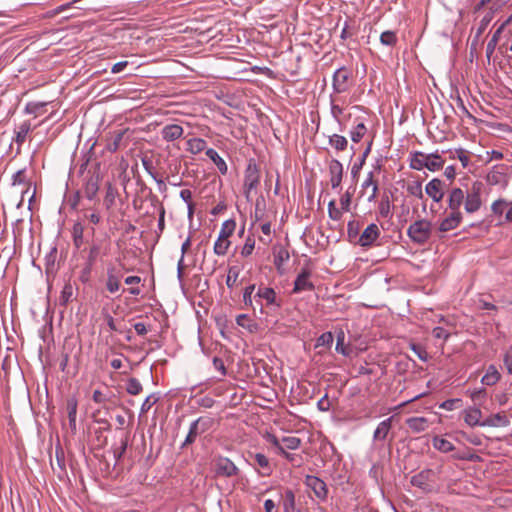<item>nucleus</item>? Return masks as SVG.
<instances>
[{
	"mask_svg": "<svg viewBox=\"0 0 512 512\" xmlns=\"http://www.w3.org/2000/svg\"><path fill=\"white\" fill-rule=\"evenodd\" d=\"M444 165V161L437 153L425 154L423 152H415L410 158V167L415 170H423L435 172L440 170Z\"/></svg>",
	"mask_w": 512,
	"mask_h": 512,
	"instance_id": "nucleus-1",
	"label": "nucleus"
},
{
	"mask_svg": "<svg viewBox=\"0 0 512 512\" xmlns=\"http://www.w3.org/2000/svg\"><path fill=\"white\" fill-rule=\"evenodd\" d=\"M432 223L427 219H419L410 224L407 229L409 239L417 245L427 243L432 235Z\"/></svg>",
	"mask_w": 512,
	"mask_h": 512,
	"instance_id": "nucleus-2",
	"label": "nucleus"
},
{
	"mask_svg": "<svg viewBox=\"0 0 512 512\" xmlns=\"http://www.w3.org/2000/svg\"><path fill=\"white\" fill-rule=\"evenodd\" d=\"M484 185L480 181H475L465 193L464 208L467 213H474L482 206V193Z\"/></svg>",
	"mask_w": 512,
	"mask_h": 512,
	"instance_id": "nucleus-3",
	"label": "nucleus"
},
{
	"mask_svg": "<svg viewBox=\"0 0 512 512\" xmlns=\"http://www.w3.org/2000/svg\"><path fill=\"white\" fill-rule=\"evenodd\" d=\"M507 170L508 167L505 165L494 166L486 176L487 183L491 186H500L505 188L509 182Z\"/></svg>",
	"mask_w": 512,
	"mask_h": 512,
	"instance_id": "nucleus-4",
	"label": "nucleus"
},
{
	"mask_svg": "<svg viewBox=\"0 0 512 512\" xmlns=\"http://www.w3.org/2000/svg\"><path fill=\"white\" fill-rule=\"evenodd\" d=\"M260 182V174L256 164L250 163L245 171L243 191L247 198L250 193L257 188Z\"/></svg>",
	"mask_w": 512,
	"mask_h": 512,
	"instance_id": "nucleus-5",
	"label": "nucleus"
},
{
	"mask_svg": "<svg viewBox=\"0 0 512 512\" xmlns=\"http://www.w3.org/2000/svg\"><path fill=\"white\" fill-rule=\"evenodd\" d=\"M214 472L217 476L232 477L238 474V468L228 458L219 457L213 464Z\"/></svg>",
	"mask_w": 512,
	"mask_h": 512,
	"instance_id": "nucleus-6",
	"label": "nucleus"
},
{
	"mask_svg": "<svg viewBox=\"0 0 512 512\" xmlns=\"http://www.w3.org/2000/svg\"><path fill=\"white\" fill-rule=\"evenodd\" d=\"M462 418L469 427H485L481 409L478 406H469L462 411Z\"/></svg>",
	"mask_w": 512,
	"mask_h": 512,
	"instance_id": "nucleus-7",
	"label": "nucleus"
},
{
	"mask_svg": "<svg viewBox=\"0 0 512 512\" xmlns=\"http://www.w3.org/2000/svg\"><path fill=\"white\" fill-rule=\"evenodd\" d=\"M122 274L116 269L115 266H109L106 272L105 287L111 294L119 291L121 287Z\"/></svg>",
	"mask_w": 512,
	"mask_h": 512,
	"instance_id": "nucleus-8",
	"label": "nucleus"
},
{
	"mask_svg": "<svg viewBox=\"0 0 512 512\" xmlns=\"http://www.w3.org/2000/svg\"><path fill=\"white\" fill-rule=\"evenodd\" d=\"M311 272L308 269H302L294 281V293H301L304 291H312L314 285L310 280Z\"/></svg>",
	"mask_w": 512,
	"mask_h": 512,
	"instance_id": "nucleus-9",
	"label": "nucleus"
},
{
	"mask_svg": "<svg viewBox=\"0 0 512 512\" xmlns=\"http://www.w3.org/2000/svg\"><path fill=\"white\" fill-rule=\"evenodd\" d=\"M305 484L309 487L317 498L324 500L327 497L328 489L326 483L316 476L308 475L305 479Z\"/></svg>",
	"mask_w": 512,
	"mask_h": 512,
	"instance_id": "nucleus-10",
	"label": "nucleus"
},
{
	"mask_svg": "<svg viewBox=\"0 0 512 512\" xmlns=\"http://www.w3.org/2000/svg\"><path fill=\"white\" fill-rule=\"evenodd\" d=\"M380 236V229L375 223L368 225L361 233L358 244L363 247L371 246Z\"/></svg>",
	"mask_w": 512,
	"mask_h": 512,
	"instance_id": "nucleus-11",
	"label": "nucleus"
},
{
	"mask_svg": "<svg viewBox=\"0 0 512 512\" xmlns=\"http://www.w3.org/2000/svg\"><path fill=\"white\" fill-rule=\"evenodd\" d=\"M329 176H330V184L332 189H337L340 187L344 168L343 165L336 159H332L329 163Z\"/></svg>",
	"mask_w": 512,
	"mask_h": 512,
	"instance_id": "nucleus-12",
	"label": "nucleus"
},
{
	"mask_svg": "<svg viewBox=\"0 0 512 512\" xmlns=\"http://www.w3.org/2000/svg\"><path fill=\"white\" fill-rule=\"evenodd\" d=\"M462 218L461 211L451 210V212L440 222L439 231L448 232L456 229L462 222Z\"/></svg>",
	"mask_w": 512,
	"mask_h": 512,
	"instance_id": "nucleus-13",
	"label": "nucleus"
},
{
	"mask_svg": "<svg viewBox=\"0 0 512 512\" xmlns=\"http://www.w3.org/2000/svg\"><path fill=\"white\" fill-rule=\"evenodd\" d=\"M350 73L346 68H339L333 76V88L337 93L345 92L348 89Z\"/></svg>",
	"mask_w": 512,
	"mask_h": 512,
	"instance_id": "nucleus-14",
	"label": "nucleus"
},
{
	"mask_svg": "<svg viewBox=\"0 0 512 512\" xmlns=\"http://www.w3.org/2000/svg\"><path fill=\"white\" fill-rule=\"evenodd\" d=\"M363 193H367V200L372 202L376 199L378 193V184L374 178V172L371 171L367 174L366 179L362 183Z\"/></svg>",
	"mask_w": 512,
	"mask_h": 512,
	"instance_id": "nucleus-15",
	"label": "nucleus"
},
{
	"mask_svg": "<svg viewBox=\"0 0 512 512\" xmlns=\"http://www.w3.org/2000/svg\"><path fill=\"white\" fill-rule=\"evenodd\" d=\"M426 194L435 202H440L444 196L443 183L440 179L434 178L425 187Z\"/></svg>",
	"mask_w": 512,
	"mask_h": 512,
	"instance_id": "nucleus-16",
	"label": "nucleus"
},
{
	"mask_svg": "<svg viewBox=\"0 0 512 512\" xmlns=\"http://www.w3.org/2000/svg\"><path fill=\"white\" fill-rule=\"evenodd\" d=\"M509 424L510 420L504 411L491 414L484 419L485 427H507Z\"/></svg>",
	"mask_w": 512,
	"mask_h": 512,
	"instance_id": "nucleus-17",
	"label": "nucleus"
},
{
	"mask_svg": "<svg viewBox=\"0 0 512 512\" xmlns=\"http://www.w3.org/2000/svg\"><path fill=\"white\" fill-rule=\"evenodd\" d=\"M465 200V192L461 188H453L448 197V207L453 211H460Z\"/></svg>",
	"mask_w": 512,
	"mask_h": 512,
	"instance_id": "nucleus-18",
	"label": "nucleus"
},
{
	"mask_svg": "<svg viewBox=\"0 0 512 512\" xmlns=\"http://www.w3.org/2000/svg\"><path fill=\"white\" fill-rule=\"evenodd\" d=\"M12 185L13 186H25L26 188L21 190V194H22V199H21V202L24 201V198L26 195H29L30 194V190H31V184L27 181L26 179V174H25V170L24 169H21V170H18L12 177Z\"/></svg>",
	"mask_w": 512,
	"mask_h": 512,
	"instance_id": "nucleus-19",
	"label": "nucleus"
},
{
	"mask_svg": "<svg viewBox=\"0 0 512 512\" xmlns=\"http://www.w3.org/2000/svg\"><path fill=\"white\" fill-rule=\"evenodd\" d=\"M406 424L409 429L414 433H420L426 431L430 422L426 417H410L406 420Z\"/></svg>",
	"mask_w": 512,
	"mask_h": 512,
	"instance_id": "nucleus-20",
	"label": "nucleus"
},
{
	"mask_svg": "<svg viewBox=\"0 0 512 512\" xmlns=\"http://www.w3.org/2000/svg\"><path fill=\"white\" fill-rule=\"evenodd\" d=\"M394 416H391L380 422L374 431L373 438L375 441H383L386 439L391 427Z\"/></svg>",
	"mask_w": 512,
	"mask_h": 512,
	"instance_id": "nucleus-21",
	"label": "nucleus"
},
{
	"mask_svg": "<svg viewBox=\"0 0 512 512\" xmlns=\"http://www.w3.org/2000/svg\"><path fill=\"white\" fill-rule=\"evenodd\" d=\"M162 137L166 141H174L183 135V128L177 124H170L163 127L161 131Z\"/></svg>",
	"mask_w": 512,
	"mask_h": 512,
	"instance_id": "nucleus-22",
	"label": "nucleus"
},
{
	"mask_svg": "<svg viewBox=\"0 0 512 512\" xmlns=\"http://www.w3.org/2000/svg\"><path fill=\"white\" fill-rule=\"evenodd\" d=\"M501 379V374L497 367L493 364L489 365L483 375L481 382L486 386H493Z\"/></svg>",
	"mask_w": 512,
	"mask_h": 512,
	"instance_id": "nucleus-23",
	"label": "nucleus"
},
{
	"mask_svg": "<svg viewBox=\"0 0 512 512\" xmlns=\"http://www.w3.org/2000/svg\"><path fill=\"white\" fill-rule=\"evenodd\" d=\"M78 401L75 397H70L66 401V410L69 419V426L72 430H76Z\"/></svg>",
	"mask_w": 512,
	"mask_h": 512,
	"instance_id": "nucleus-24",
	"label": "nucleus"
},
{
	"mask_svg": "<svg viewBox=\"0 0 512 512\" xmlns=\"http://www.w3.org/2000/svg\"><path fill=\"white\" fill-rule=\"evenodd\" d=\"M206 155L215 164V166L222 175L227 174L228 166L225 160L221 156H219L216 150L212 148L206 149Z\"/></svg>",
	"mask_w": 512,
	"mask_h": 512,
	"instance_id": "nucleus-25",
	"label": "nucleus"
},
{
	"mask_svg": "<svg viewBox=\"0 0 512 512\" xmlns=\"http://www.w3.org/2000/svg\"><path fill=\"white\" fill-rule=\"evenodd\" d=\"M511 21V18H508L505 22H503L498 29L494 32L493 36L491 37L490 41L487 43L486 47V55L489 58L495 51L496 45L500 39V35L504 28L508 25V23Z\"/></svg>",
	"mask_w": 512,
	"mask_h": 512,
	"instance_id": "nucleus-26",
	"label": "nucleus"
},
{
	"mask_svg": "<svg viewBox=\"0 0 512 512\" xmlns=\"http://www.w3.org/2000/svg\"><path fill=\"white\" fill-rule=\"evenodd\" d=\"M32 130V125L29 121H24L15 129V141L21 145L25 142L29 132Z\"/></svg>",
	"mask_w": 512,
	"mask_h": 512,
	"instance_id": "nucleus-27",
	"label": "nucleus"
},
{
	"mask_svg": "<svg viewBox=\"0 0 512 512\" xmlns=\"http://www.w3.org/2000/svg\"><path fill=\"white\" fill-rule=\"evenodd\" d=\"M255 297L264 300L267 305L274 304L276 301V293L274 289L270 287H259Z\"/></svg>",
	"mask_w": 512,
	"mask_h": 512,
	"instance_id": "nucleus-28",
	"label": "nucleus"
},
{
	"mask_svg": "<svg viewBox=\"0 0 512 512\" xmlns=\"http://www.w3.org/2000/svg\"><path fill=\"white\" fill-rule=\"evenodd\" d=\"M433 447L442 452V453H448L454 450V445L447 439H444L440 436H435L432 440Z\"/></svg>",
	"mask_w": 512,
	"mask_h": 512,
	"instance_id": "nucleus-29",
	"label": "nucleus"
},
{
	"mask_svg": "<svg viewBox=\"0 0 512 512\" xmlns=\"http://www.w3.org/2000/svg\"><path fill=\"white\" fill-rule=\"evenodd\" d=\"M108 413H109V410L106 409V411L104 413L105 415L102 416V410L98 409V410L94 411L93 414H92V418H93L94 422L99 424L100 425V429L103 430V431H109L111 429V424H110L109 420L106 417V415Z\"/></svg>",
	"mask_w": 512,
	"mask_h": 512,
	"instance_id": "nucleus-30",
	"label": "nucleus"
},
{
	"mask_svg": "<svg viewBox=\"0 0 512 512\" xmlns=\"http://www.w3.org/2000/svg\"><path fill=\"white\" fill-rule=\"evenodd\" d=\"M207 143L202 138H192L187 141V150L192 154H198L204 151Z\"/></svg>",
	"mask_w": 512,
	"mask_h": 512,
	"instance_id": "nucleus-31",
	"label": "nucleus"
},
{
	"mask_svg": "<svg viewBox=\"0 0 512 512\" xmlns=\"http://www.w3.org/2000/svg\"><path fill=\"white\" fill-rule=\"evenodd\" d=\"M511 202H507L504 199H497L491 204L492 214L496 217H502L504 212L508 211Z\"/></svg>",
	"mask_w": 512,
	"mask_h": 512,
	"instance_id": "nucleus-32",
	"label": "nucleus"
},
{
	"mask_svg": "<svg viewBox=\"0 0 512 512\" xmlns=\"http://www.w3.org/2000/svg\"><path fill=\"white\" fill-rule=\"evenodd\" d=\"M466 394L477 405H482L487 398V392L485 388L469 389L466 391Z\"/></svg>",
	"mask_w": 512,
	"mask_h": 512,
	"instance_id": "nucleus-33",
	"label": "nucleus"
},
{
	"mask_svg": "<svg viewBox=\"0 0 512 512\" xmlns=\"http://www.w3.org/2000/svg\"><path fill=\"white\" fill-rule=\"evenodd\" d=\"M118 196V191L111 183L107 184L106 194L104 197V205L106 209H110L114 206L115 200Z\"/></svg>",
	"mask_w": 512,
	"mask_h": 512,
	"instance_id": "nucleus-34",
	"label": "nucleus"
},
{
	"mask_svg": "<svg viewBox=\"0 0 512 512\" xmlns=\"http://www.w3.org/2000/svg\"><path fill=\"white\" fill-rule=\"evenodd\" d=\"M230 245L231 241L229 239L217 237L214 243L213 251L218 256H224L228 252Z\"/></svg>",
	"mask_w": 512,
	"mask_h": 512,
	"instance_id": "nucleus-35",
	"label": "nucleus"
},
{
	"mask_svg": "<svg viewBox=\"0 0 512 512\" xmlns=\"http://www.w3.org/2000/svg\"><path fill=\"white\" fill-rule=\"evenodd\" d=\"M329 144L337 151H344L348 146V141L342 135L333 134L329 137Z\"/></svg>",
	"mask_w": 512,
	"mask_h": 512,
	"instance_id": "nucleus-36",
	"label": "nucleus"
},
{
	"mask_svg": "<svg viewBox=\"0 0 512 512\" xmlns=\"http://www.w3.org/2000/svg\"><path fill=\"white\" fill-rule=\"evenodd\" d=\"M236 229V222L233 219H228L222 223L218 237L229 239Z\"/></svg>",
	"mask_w": 512,
	"mask_h": 512,
	"instance_id": "nucleus-37",
	"label": "nucleus"
},
{
	"mask_svg": "<svg viewBox=\"0 0 512 512\" xmlns=\"http://www.w3.org/2000/svg\"><path fill=\"white\" fill-rule=\"evenodd\" d=\"M289 251L285 248H279L274 254V264L278 270L289 260Z\"/></svg>",
	"mask_w": 512,
	"mask_h": 512,
	"instance_id": "nucleus-38",
	"label": "nucleus"
},
{
	"mask_svg": "<svg viewBox=\"0 0 512 512\" xmlns=\"http://www.w3.org/2000/svg\"><path fill=\"white\" fill-rule=\"evenodd\" d=\"M283 509L284 512H294L295 510V495L292 490H286L283 496Z\"/></svg>",
	"mask_w": 512,
	"mask_h": 512,
	"instance_id": "nucleus-39",
	"label": "nucleus"
},
{
	"mask_svg": "<svg viewBox=\"0 0 512 512\" xmlns=\"http://www.w3.org/2000/svg\"><path fill=\"white\" fill-rule=\"evenodd\" d=\"M200 423H201V419H197L191 424L189 433L186 436V439H185L183 445L192 444L196 440L197 436L200 434V431H199Z\"/></svg>",
	"mask_w": 512,
	"mask_h": 512,
	"instance_id": "nucleus-40",
	"label": "nucleus"
},
{
	"mask_svg": "<svg viewBox=\"0 0 512 512\" xmlns=\"http://www.w3.org/2000/svg\"><path fill=\"white\" fill-rule=\"evenodd\" d=\"M398 37L396 32L387 30L381 33L380 42L385 46H395L397 44Z\"/></svg>",
	"mask_w": 512,
	"mask_h": 512,
	"instance_id": "nucleus-41",
	"label": "nucleus"
},
{
	"mask_svg": "<svg viewBox=\"0 0 512 512\" xmlns=\"http://www.w3.org/2000/svg\"><path fill=\"white\" fill-rule=\"evenodd\" d=\"M344 212L345 211H343L341 207L339 208L336 206L335 200H331L328 203V215L331 220L340 221Z\"/></svg>",
	"mask_w": 512,
	"mask_h": 512,
	"instance_id": "nucleus-42",
	"label": "nucleus"
},
{
	"mask_svg": "<svg viewBox=\"0 0 512 512\" xmlns=\"http://www.w3.org/2000/svg\"><path fill=\"white\" fill-rule=\"evenodd\" d=\"M367 133V127L364 123L357 124L350 132L351 140L358 143Z\"/></svg>",
	"mask_w": 512,
	"mask_h": 512,
	"instance_id": "nucleus-43",
	"label": "nucleus"
},
{
	"mask_svg": "<svg viewBox=\"0 0 512 512\" xmlns=\"http://www.w3.org/2000/svg\"><path fill=\"white\" fill-rule=\"evenodd\" d=\"M83 231H84V228L81 223L77 222L73 225V228H72L73 241L77 248H79L83 244Z\"/></svg>",
	"mask_w": 512,
	"mask_h": 512,
	"instance_id": "nucleus-44",
	"label": "nucleus"
},
{
	"mask_svg": "<svg viewBox=\"0 0 512 512\" xmlns=\"http://www.w3.org/2000/svg\"><path fill=\"white\" fill-rule=\"evenodd\" d=\"M254 461L264 469L263 475H269L271 473V467L269 463V459L262 453H256L254 455Z\"/></svg>",
	"mask_w": 512,
	"mask_h": 512,
	"instance_id": "nucleus-45",
	"label": "nucleus"
},
{
	"mask_svg": "<svg viewBox=\"0 0 512 512\" xmlns=\"http://www.w3.org/2000/svg\"><path fill=\"white\" fill-rule=\"evenodd\" d=\"M284 449L296 450L301 445V439L295 436H285L281 439Z\"/></svg>",
	"mask_w": 512,
	"mask_h": 512,
	"instance_id": "nucleus-46",
	"label": "nucleus"
},
{
	"mask_svg": "<svg viewBox=\"0 0 512 512\" xmlns=\"http://www.w3.org/2000/svg\"><path fill=\"white\" fill-rule=\"evenodd\" d=\"M126 391L131 395H138L142 391V385L136 378H130L127 382Z\"/></svg>",
	"mask_w": 512,
	"mask_h": 512,
	"instance_id": "nucleus-47",
	"label": "nucleus"
},
{
	"mask_svg": "<svg viewBox=\"0 0 512 512\" xmlns=\"http://www.w3.org/2000/svg\"><path fill=\"white\" fill-rule=\"evenodd\" d=\"M255 248V239L251 236H248L245 240V243L241 249V255L243 257L250 256Z\"/></svg>",
	"mask_w": 512,
	"mask_h": 512,
	"instance_id": "nucleus-48",
	"label": "nucleus"
},
{
	"mask_svg": "<svg viewBox=\"0 0 512 512\" xmlns=\"http://www.w3.org/2000/svg\"><path fill=\"white\" fill-rule=\"evenodd\" d=\"M261 231H262V233L264 234L265 237H259V240L261 242H263L264 244H266V245L270 244L271 241H272V238H271V234H272L271 224L269 222L263 223L261 225Z\"/></svg>",
	"mask_w": 512,
	"mask_h": 512,
	"instance_id": "nucleus-49",
	"label": "nucleus"
},
{
	"mask_svg": "<svg viewBox=\"0 0 512 512\" xmlns=\"http://www.w3.org/2000/svg\"><path fill=\"white\" fill-rule=\"evenodd\" d=\"M256 286L254 284L249 285L243 292V302L246 307H253L252 295L255 291Z\"/></svg>",
	"mask_w": 512,
	"mask_h": 512,
	"instance_id": "nucleus-50",
	"label": "nucleus"
},
{
	"mask_svg": "<svg viewBox=\"0 0 512 512\" xmlns=\"http://www.w3.org/2000/svg\"><path fill=\"white\" fill-rule=\"evenodd\" d=\"M351 201H352V193L349 191H346L345 193H343L339 200L341 209L345 212H349L350 206H351Z\"/></svg>",
	"mask_w": 512,
	"mask_h": 512,
	"instance_id": "nucleus-51",
	"label": "nucleus"
},
{
	"mask_svg": "<svg viewBox=\"0 0 512 512\" xmlns=\"http://www.w3.org/2000/svg\"><path fill=\"white\" fill-rule=\"evenodd\" d=\"M98 189L99 187L97 181L90 180L85 188L86 197L92 200L96 196Z\"/></svg>",
	"mask_w": 512,
	"mask_h": 512,
	"instance_id": "nucleus-52",
	"label": "nucleus"
},
{
	"mask_svg": "<svg viewBox=\"0 0 512 512\" xmlns=\"http://www.w3.org/2000/svg\"><path fill=\"white\" fill-rule=\"evenodd\" d=\"M460 404H461V399H448V400L442 402L439 405V408L447 410V411H452V410L458 408L460 406Z\"/></svg>",
	"mask_w": 512,
	"mask_h": 512,
	"instance_id": "nucleus-53",
	"label": "nucleus"
},
{
	"mask_svg": "<svg viewBox=\"0 0 512 512\" xmlns=\"http://www.w3.org/2000/svg\"><path fill=\"white\" fill-rule=\"evenodd\" d=\"M239 270L236 267H231L228 271L226 284L228 287H233L238 279Z\"/></svg>",
	"mask_w": 512,
	"mask_h": 512,
	"instance_id": "nucleus-54",
	"label": "nucleus"
},
{
	"mask_svg": "<svg viewBox=\"0 0 512 512\" xmlns=\"http://www.w3.org/2000/svg\"><path fill=\"white\" fill-rule=\"evenodd\" d=\"M73 296V287L71 284H65L62 291H61V296H60V299L62 301L63 304H66L70 299L71 297Z\"/></svg>",
	"mask_w": 512,
	"mask_h": 512,
	"instance_id": "nucleus-55",
	"label": "nucleus"
},
{
	"mask_svg": "<svg viewBox=\"0 0 512 512\" xmlns=\"http://www.w3.org/2000/svg\"><path fill=\"white\" fill-rule=\"evenodd\" d=\"M333 342V334L326 332L320 335L317 339V346H330Z\"/></svg>",
	"mask_w": 512,
	"mask_h": 512,
	"instance_id": "nucleus-56",
	"label": "nucleus"
},
{
	"mask_svg": "<svg viewBox=\"0 0 512 512\" xmlns=\"http://www.w3.org/2000/svg\"><path fill=\"white\" fill-rule=\"evenodd\" d=\"M92 400L95 403L103 404L109 401V396L100 390H95L92 394Z\"/></svg>",
	"mask_w": 512,
	"mask_h": 512,
	"instance_id": "nucleus-57",
	"label": "nucleus"
},
{
	"mask_svg": "<svg viewBox=\"0 0 512 512\" xmlns=\"http://www.w3.org/2000/svg\"><path fill=\"white\" fill-rule=\"evenodd\" d=\"M407 190L411 195H413L415 197H419V198L423 197L422 185L419 182H415L414 184L409 185Z\"/></svg>",
	"mask_w": 512,
	"mask_h": 512,
	"instance_id": "nucleus-58",
	"label": "nucleus"
},
{
	"mask_svg": "<svg viewBox=\"0 0 512 512\" xmlns=\"http://www.w3.org/2000/svg\"><path fill=\"white\" fill-rule=\"evenodd\" d=\"M504 365L509 374H512V346L504 354Z\"/></svg>",
	"mask_w": 512,
	"mask_h": 512,
	"instance_id": "nucleus-59",
	"label": "nucleus"
},
{
	"mask_svg": "<svg viewBox=\"0 0 512 512\" xmlns=\"http://www.w3.org/2000/svg\"><path fill=\"white\" fill-rule=\"evenodd\" d=\"M266 440L276 448L278 454L280 453V449H284L281 439H278L275 435L267 434Z\"/></svg>",
	"mask_w": 512,
	"mask_h": 512,
	"instance_id": "nucleus-60",
	"label": "nucleus"
},
{
	"mask_svg": "<svg viewBox=\"0 0 512 512\" xmlns=\"http://www.w3.org/2000/svg\"><path fill=\"white\" fill-rule=\"evenodd\" d=\"M456 158L459 159L463 165V167H466L470 161L469 156L467 152L463 149H458L455 151ZM455 158V156H453Z\"/></svg>",
	"mask_w": 512,
	"mask_h": 512,
	"instance_id": "nucleus-61",
	"label": "nucleus"
},
{
	"mask_svg": "<svg viewBox=\"0 0 512 512\" xmlns=\"http://www.w3.org/2000/svg\"><path fill=\"white\" fill-rule=\"evenodd\" d=\"M336 351L343 355H347V351L344 346V333L343 332H341L337 337Z\"/></svg>",
	"mask_w": 512,
	"mask_h": 512,
	"instance_id": "nucleus-62",
	"label": "nucleus"
},
{
	"mask_svg": "<svg viewBox=\"0 0 512 512\" xmlns=\"http://www.w3.org/2000/svg\"><path fill=\"white\" fill-rule=\"evenodd\" d=\"M379 213L382 217L387 218L390 215V203L389 201H382L379 205Z\"/></svg>",
	"mask_w": 512,
	"mask_h": 512,
	"instance_id": "nucleus-63",
	"label": "nucleus"
},
{
	"mask_svg": "<svg viewBox=\"0 0 512 512\" xmlns=\"http://www.w3.org/2000/svg\"><path fill=\"white\" fill-rule=\"evenodd\" d=\"M100 253V247L97 244H93L89 249L88 259L90 262H94Z\"/></svg>",
	"mask_w": 512,
	"mask_h": 512,
	"instance_id": "nucleus-64",
	"label": "nucleus"
}]
</instances>
